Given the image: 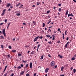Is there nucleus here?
I'll return each mask as SVG.
<instances>
[{"label":"nucleus","instance_id":"obj_1","mask_svg":"<svg viewBox=\"0 0 76 76\" xmlns=\"http://www.w3.org/2000/svg\"><path fill=\"white\" fill-rule=\"evenodd\" d=\"M56 64V62L54 61H53L52 62H51V65L52 67H53V66H55Z\"/></svg>","mask_w":76,"mask_h":76},{"label":"nucleus","instance_id":"obj_2","mask_svg":"<svg viewBox=\"0 0 76 76\" xmlns=\"http://www.w3.org/2000/svg\"><path fill=\"white\" fill-rule=\"evenodd\" d=\"M6 9H5L3 10V12L1 14V16H2L4 15V14L5 13V12L6 11Z\"/></svg>","mask_w":76,"mask_h":76},{"label":"nucleus","instance_id":"obj_3","mask_svg":"<svg viewBox=\"0 0 76 76\" xmlns=\"http://www.w3.org/2000/svg\"><path fill=\"white\" fill-rule=\"evenodd\" d=\"M2 32L4 36L5 37H6V33H5V29H2Z\"/></svg>","mask_w":76,"mask_h":76},{"label":"nucleus","instance_id":"obj_4","mask_svg":"<svg viewBox=\"0 0 76 76\" xmlns=\"http://www.w3.org/2000/svg\"><path fill=\"white\" fill-rule=\"evenodd\" d=\"M38 38H39V36L37 37H36L35 38H34V42H35V41H37V40L38 39Z\"/></svg>","mask_w":76,"mask_h":76},{"label":"nucleus","instance_id":"obj_5","mask_svg":"<svg viewBox=\"0 0 76 76\" xmlns=\"http://www.w3.org/2000/svg\"><path fill=\"white\" fill-rule=\"evenodd\" d=\"M49 70V68H47L45 70V73H47V72H48V71Z\"/></svg>","mask_w":76,"mask_h":76},{"label":"nucleus","instance_id":"obj_6","mask_svg":"<svg viewBox=\"0 0 76 76\" xmlns=\"http://www.w3.org/2000/svg\"><path fill=\"white\" fill-rule=\"evenodd\" d=\"M43 57H44V55H42L41 56V58H40V61H42V59H43Z\"/></svg>","mask_w":76,"mask_h":76},{"label":"nucleus","instance_id":"obj_7","mask_svg":"<svg viewBox=\"0 0 76 76\" xmlns=\"http://www.w3.org/2000/svg\"><path fill=\"white\" fill-rule=\"evenodd\" d=\"M30 67L31 69L32 68V62H31L30 63Z\"/></svg>","mask_w":76,"mask_h":76},{"label":"nucleus","instance_id":"obj_8","mask_svg":"<svg viewBox=\"0 0 76 76\" xmlns=\"http://www.w3.org/2000/svg\"><path fill=\"white\" fill-rule=\"evenodd\" d=\"M49 21L48 22L47 24L48 25L50 23H51V19L50 18L49 20Z\"/></svg>","mask_w":76,"mask_h":76},{"label":"nucleus","instance_id":"obj_9","mask_svg":"<svg viewBox=\"0 0 76 76\" xmlns=\"http://www.w3.org/2000/svg\"><path fill=\"white\" fill-rule=\"evenodd\" d=\"M33 24V25H35L37 24V23H36V21H34Z\"/></svg>","mask_w":76,"mask_h":76},{"label":"nucleus","instance_id":"obj_10","mask_svg":"<svg viewBox=\"0 0 76 76\" xmlns=\"http://www.w3.org/2000/svg\"><path fill=\"white\" fill-rule=\"evenodd\" d=\"M68 44H69V42H68L65 45V47L66 48H67V45H68Z\"/></svg>","mask_w":76,"mask_h":76},{"label":"nucleus","instance_id":"obj_11","mask_svg":"<svg viewBox=\"0 0 76 76\" xmlns=\"http://www.w3.org/2000/svg\"><path fill=\"white\" fill-rule=\"evenodd\" d=\"M58 57H59L60 58H63V56H61L60 54L58 55Z\"/></svg>","mask_w":76,"mask_h":76},{"label":"nucleus","instance_id":"obj_12","mask_svg":"<svg viewBox=\"0 0 76 76\" xmlns=\"http://www.w3.org/2000/svg\"><path fill=\"white\" fill-rule=\"evenodd\" d=\"M6 57L7 58H10V54L6 55Z\"/></svg>","mask_w":76,"mask_h":76},{"label":"nucleus","instance_id":"obj_13","mask_svg":"<svg viewBox=\"0 0 76 76\" xmlns=\"http://www.w3.org/2000/svg\"><path fill=\"white\" fill-rule=\"evenodd\" d=\"M66 16H67V15H68V13H69V11H68V10H66Z\"/></svg>","mask_w":76,"mask_h":76},{"label":"nucleus","instance_id":"obj_14","mask_svg":"<svg viewBox=\"0 0 76 76\" xmlns=\"http://www.w3.org/2000/svg\"><path fill=\"white\" fill-rule=\"evenodd\" d=\"M72 71L74 73H76V69H74Z\"/></svg>","mask_w":76,"mask_h":76},{"label":"nucleus","instance_id":"obj_15","mask_svg":"<svg viewBox=\"0 0 76 76\" xmlns=\"http://www.w3.org/2000/svg\"><path fill=\"white\" fill-rule=\"evenodd\" d=\"M40 4V2H37V6H38V5H39Z\"/></svg>","mask_w":76,"mask_h":76},{"label":"nucleus","instance_id":"obj_16","mask_svg":"<svg viewBox=\"0 0 76 76\" xmlns=\"http://www.w3.org/2000/svg\"><path fill=\"white\" fill-rule=\"evenodd\" d=\"M10 5V4L9 3L7 4V7H9Z\"/></svg>","mask_w":76,"mask_h":76},{"label":"nucleus","instance_id":"obj_17","mask_svg":"<svg viewBox=\"0 0 76 76\" xmlns=\"http://www.w3.org/2000/svg\"><path fill=\"white\" fill-rule=\"evenodd\" d=\"M38 70H41V67H40V66H38Z\"/></svg>","mask_w":76,"mask_h":76},{"label":"nucleus","instance_id":"obj_18","mask_svg":"<svg viewBox=\"0 0 76 76\" xmlns=\"http://www.w3.org/2000/svg\"><path fill=\"white\" fill-rule=\"evenodd\" d=\"M40 46V45L39 44L37 46V51H38V49H39V47Z\"/></svg>","mask_w":76,"mask_h":76},{"label":"nucleus","instance_id":"obj_19","mask_svg":"<svg viewBox=\"0 0 76 76\" xmlns=\"http://www.w3.org/2000/svg\"><path fill=\"white\" fill-rule=\"evenodd\" d=\"M12 53H15L16 52V50H12Z\"/></svg>","mask_w":76,"mask_h":76},{"label":"nucleus","instance_id":"obj_20","mask_svg":"<svg viewBox=\"0 0 76 76\" xmlns=\"http://www.w3.org/2000/svg\"><path fill=\"white\" fill-rule=\"evenodd\" d=\"M47 37L48 38H50V37H51V36L50 35H46Z\"/></svg>","mask_w":76,"mask_h":76},{"label":"nucleus","instance_id":"obj_21","mask_svg":"<svg viewBox=\"0 0 76 76\" xmlns=\"http://www.w3.org/2000/svg\"><path fill=\"white\" fill-rule=\"evenodd\" d=\"M18 70H19V69H21V66H19L18 67H17Z\"/></svg>","mask_w":76,"mask_h":76},{"label":"nucleus","instance_id":"obj_22","mask_svg":"<svg viewBox=\"0 0 76 76\" xmlns=\"http://www.w3.org/2000/svg\"><path fill=\"white\" fill-rule=\"evenodd\" d=\"M72 60H75V57L73 56L72 58Z\"/></svg>","mask_w":76,"mask_h":76},{"label":"nucleus","instance_id":"obj_23","mask_svg":"<svg viewBox=\"0 0 76 76\" xmlns=\"http://www.w3.org/2000/svg\"><path fill=\"white\" fill-rule=\"evenodd\" d=\"M20 3H19L18 4H17L16 5V7H18L19 5H20Z\"/></svg>","mask_w":76,"mask_h":76},{"label":"nucleus","instance_id":"obj_24","mask_svg":"<svg viewBox=\"0 0 76 76\" xmlns=\"http://www.w3.org/2000/svg\"><path fill=\"white\" fill-rule=\"evenodd\" d=\"M0 37L1 38H2L3 39H4V37H3V36H1Z\"/></svg>","mask_w":76,"mask_h":76},{"label":"nucleus","instance_id":"obj_25","mask_svg":"<svg viewBox=\"0 0 76 76\" xmlns=\"http://www.w3.org/2000/svg\"><path fill=\"white\" fill-rule=\"evenodd\" d=\"M58 11H59V12H61V8H60L59 9Z\"/></svg>","mask_w":76,"mask_h":76},{"label":"nucleus","instance_id":"obj_26","mask_svg":"<svg viewBox=\"0 0 76 76\" xmlns=\"http://www.w3.org/2000/svg\"><path fill=\"white\" fill-rule=\"evenodd\" d=\"M63 69H64V67L63 66H62L61 67V71L63 72Z\"/></svg>","mask_w":76,"mask_h":76},{"label":"nucleus","instance_id":"obj_27","mask_svg":"<svg viewBox=\"0 0 76 76\" xmlns=\"http://www.w3.org/2000/svg\"><path fill=\"white\" fill-rule=\"evenodd\" d=\"M24 73V72H23H23H21V74H20V75H23V74Z\"/></svg>","mask_w":76,"mask_h":76},{"label":"nucleus","instance_id":"obj_28","mask_svg":"<svg viewBox=\"0 0 76 76\" xmlns=\"http://www.w3.org/2000/svg\"><path fill=\"white\" fill-rule=\"evenodd\" d=\"M43 38V37L42 36H41L40 37H39V38H40V39H42Z\"/></svg>","mask_w":76,"mask_h":76},{"label":"nucleus","instance_id":"obj_29","mask_svg":"<svg viewBox=\"0 0 76 76\" xmlns=\"http://www.w3.org/2000/svg\"><path fill=\"white\" fill-rule=\"evenodd\" d=\"M1 48H4V46H3V45H1Z\"/></svg>","mask_w":76,"mask_h":76},{"label":"nucleus","instance_id":"obj_30","mask_svg":"<svg viewBox=\"0 0 76 76\" xmlns=\"http://www.w3.org/2000/svg\"><path fill=\"white\" fill-rule=\"evenodd\" d=\"M46 17H47V19H49V18H50V16H49V15L47 16Z\"/></svg>","mask_w":76,"mask_h":76},{"label":"nucleus","instance_id":"obj_31","mask_svg":"<svg viewBox=\"0 0 76 76\" xmlns=\"http://www.w3.org/2000/svg\"><path fill=\"white\" fill-rule=\"evenodd\" d=\"M20 13H17L16 14L17 16H20Z\"/></svg>","mask_w":76,"mask_h":76},{"label":"nucleus","instance_id":"obj_32","mask_svg":"<svg viewBox=\"0 0 76 76\" xmlns=\"http://www.w3.org/2000/svg\"><path fill=\"white\" fill-rule=\"evenodd\" d=\"M18 56L19 57H20V56H22V55L20 53H18Z\"/></svg>","mask_w":76,"mask_h":76},{"label":"nucleus","instance_id":"obj_33","mask_svg":"<svg viewBox=\"0 0 76 76\" xmlns=\"http://www.w3.org/2000/svg\"><path fill=\"white\" fill-rule=\"evenodd\" d=\"M35 7V5H33L32 6V8H34V7Z\"/></svg>","mask_w":76,"mask_h":76},{"label":"nucleus","instance_id":"obj_34","mask_svg":"<svg viewBox=\"0 0 76 76\" xmlns=\"http://www.w3.org/2000/svg\"><path fill=\"white\" fill-rule=\"evenodd\" d=\"M7 19H5L4 20V22H5V23H7Z\"/></svg>","mask_w":76,"mask_h":76},{"label":"nucleus","instance_id":"obj_35","mask_svg":"<svg viewBox=\"0 0 76 76\" xmlns=\"http://www.w3.org/2000/svg\"><path fill=\"white\" fill-rule=\"evenodd\" d=\"M45 26V23H43V27H44Z\"/></svg>","mask_w":76,"mask_h":76},{"label":"nucleus","instance_id":"obj_36","mask_svg":"<svg viewBox=\"0 0 76 76\" xmlns=\"http://www.w3.org/2000/svg\"><path fill=\"white\" fill-rule=\"evenodd\" d=\"M34 53H35V51H33L31 53V54H34Z\"/></svg>","mask_w":76,"mask_h":76},{"label":"nucleus","instance_id":"obj_37","mask_svg":"<svg viewBox=\"0 0 76 76\" xmlns=\"http://www.w3.org/2000/svg\"><path fill=\"white\" fill-rule=\"evenodd\" d=\"M28 67V64H27L26 66V68H27Z\"/></svg>","mask_w":76,"mask_h":76},{"label":"nucleus","instance_id":"obj_38","mask_svg":"<svg viewBox=\"0 0 76 76\" xmlns=\"http://www.w3.org/2000/svg\"><path fill=\"white\" fill-rule=\"evenodd\" d=\"M48 57H51V55H50V54H49L48 55Z\"/></svg>","mask_w":76,"mask_h":76},{"label":"nucleus","instance_id":"obj_39","mask_svg":"<svg viewBox=\"0 0 76 76\" xmlns=\"http://www.w3.org/2000/svg\"><path fill=\"white\" fill-rule=\"evenodd\" d=\"M71 16V14H69L68 15V17H69V16Z\"/></svg>","mask_w":76,"mask_h":76},{"label":"nucleus","instance_id":"obj_40","mask_svg":"<svg viewBox=\"0 0 76 76\" xmlns=\"http://www.w3.org/2000/svg\"><path fill=\"white\" fill-rule=\"evenodd\" d=\"M50 11H48L47 12V13H48V14L49 13H50Z\"/></svg>","mask_w":76,"mask_h":76},{"label":"nucleus","instance_id":"obj_41","mask_svg":"<svg viewBox=\"0 0 76 76\" xmlns=\"http://www.w3.org/2000/svg\"><path fill=\"white\" fill-rule=\"evenodd\" d=\"M71 16H72V17L74 16V15H73V14L72 13H71Z\"/></svg>","mask_w":76,"mask_h":76},{"label":"nucleus","instance_id":"obj_42","mask_svg":"<svg viewBox=\"0 0 76 76\" xmlns=\"http://www.w3.org/2000/svg\"><path fill=\"white\" fill-rule=\"evenodd\" d=\"M58 6H61V4H58Z\"/></svg>","mask_w":76,"mask_h":76},{"label":"nucleus","instance_id":"obj_43","mask_svg":"<svg viewBox=\"0 0 76 76\" xmlns=\"http://www.w3.org/2000/svg\"><path fill=\"white\" fill-rule=\"evenodd\" d=\"M9 48H10V49H12V47H11V46H9Z\"/></svg>","mask_w":76,"mask_h":76},{"label":"nucleus","instance_id":"obj_44","mask_svg":"<svg viewBox=\"0 0 76 76\" xmlns=\"http://www.w3.org/2000/svg\"><path fill=\"white\" fill-rule=\"evenodd\" d=\"M52 37H53V38H55V36L54 34L52 35Z\"/></svg>","mask_w":76,"mask_h":76},{"label":"nucleus","instance_id":"obj_45","mask_svg":"<svg viewBox=\"0 0 76 76\" xmlns=\"http://www.w3.org/2000/svg\"><path fill=\"white\" fill-rule=\"evenodd\" d=\"M13 75H14V73H12L10 76H13Z\"/></svg>","mask_w":76,"mask_h":76},{"label":"nucleus","instance_id":"obj_46","mask_svg":"<svg viewBox=\"0 0 76 76\" xmlns=\"http://www.w3.org/2000/svg\"><path fill=\"white\" fill-rule=\"evenodd\" d=\"M23 63H26V61H25L24 60H23Z\"/></svg>","mask_w":76,"mask_h":76},{"label":"nucleus","instance_id":"obj_47","mask_svg":"<svg viewBox=\"0 0 76 76\" xmlns=\"http://www.w3.org/2000/svg\"><path fill=\"white\" fill-rule=\"evenodd\" d=\"M60 40H58L57 42V43H58V44H59V43H60Z\"/></svg>","mask_w":76,"mask_h":76},{"label":"nucleus","instance_id":"obj_48","mask_svg":"<svg viewBox=\"0 0 76 76\" xmlns=\"http://www.w3.org/2000/svg\"><path fill=\"white\" fill-rule=\"evenodd\" d=\"M55 68H57V65H56L54 66Z\"/></svg>","mask_w":76,"mask_h":76},{"label":"nucleus","instance_id":"obj_49","mask_svg":"<svg viewBox=\"0 0 76 76\" xmlns=\"http://www.w3.org/2000/svg\"><path fill=\"white\" fill-rule=\"evenodd\" d=\"M7 66H5V69H6V68H7Z\"/></svg>","mask_w":76,"mask_h":76},{"label":"nucleus","instance_id":"obj_50","mask_svg":"<svg viewBox=\"0 0 76 76\" xmlns=\"http://www.w3.org/2000/svg\"><path fill=\"white\" fill-rule=\"evenodd\" d=\"M7 76V73L4 74V76Z\"/></svg>","mask_w":76,"mask_h":76},{"label":"nucleus","instance_id":"obj_51","mask_svg":"<svg viewBox=\"0 0 76 76\" xmlns=\"http://www.w3.org/2000/svg\"><path fill=\"white\" fill-rule=\"evenodd\" d=\"M64 75H60V76H64Z\"/></svg>","mask_w":76,"mask_h":76},{"label":"nucleus","instance_id":"obj_52","mask_svg":"<svg viewBox=\"0 0 76 76\" xmlns=\"http://www.w3.org/2000/svg\"><path fill=\"white\" fill-rule=\"evenodd\" d=\"M73 67H71V69L73 70Z\"/></svg>","mask_w":76,"mask_h":76},{"label":"nucleus","instance_id":"obj_53","mask_svg":"<svg viewBox=\"0 0 76 76\" xmlns=\"http://www.w3.org/2000/svg\"><path fill=\"white\" fill-rule=\"evenodd\" d=\"M48 31H49L50 32H51V29H50V28H49Z\"/></svg>","mask_w":76,"mask_h":76},{"label":"nucleus","instance_id":"obj_54","mask_svg":"<svg viewBox=\"0 0 76 76\" xmlns=\"http://www.w3.org/2000/svg\"><path fill=\"white\" fill-rule=\"evenodd\" d=\"M23 24L24 25H26V23H23Z\"/></svg>","mask_w":76,"mask_h":76},{"label":"nucleus","instance_id":"obj_55","mask_svg":"<svg viewBox=\"0 0 76 76\" xmlns=\"http://www.w3.org/2000/svg\"><path fill=\"white\" fill-rule=\"evenodd\" d=\"M21 66L22 67H23V64H21Z\"/></svg>","mask_w":76,"mask_h":76},{"label":"nucleus","instance_id":"obj_56","mask_svg":"<svg viewBox=\"0 0 76 76\" xmlns=\"http://www.w3.org/2000/svg\"><path fill=\"white\" fill-rule=\"evenodd\" d=\"M58 31H60V28H58Z\"/></svg>","mask_w":76,"mask_h":76},{"label":"nucleus","instance_id":"obj_57","mask_svg":"<svg viewBox=\"0 0 76 76\" xmlns=\"http://www.w3.org/2000/svg\"><path fill=\"white\" fill-rule=\"evenodd\" d=\"M26 76H29V74H26Z\"/></svg>","mask_w":76,"mask_h":76},{"label":"nucleus","instance_id":"obj_58","mask_svg":"<svg viewBox=\"0 0 76 76\" xmlns=\"http://www.w3.org/2000/svg\"><path fill=\"white\" fill-rule=\"evenodd\" d=\"M66 40H69V37H67L66 39Z\"/></svg>","mask_w":76,"mask_h":76},{"label":"nucleus","instance_id":"obj_59","mask_svg":"<svg viewBox=\"0 0 76 76\" xmlns=\"http://www.w3.org/2000/svg\"><path fill=\"white\" fill-rule=\"evenodd\" d=\"M73 1H74V2H75V3H76V0H73Z\"/></svg>","mask_w":76,"mask_h":76},{"label":"nucleus","instance_id":"obj_60","mask_svg":"<svg viewBox=\"0 0 76 76\" xmlns=\"http://www.w3.org/2000/svg\"><path fill=\"white\" fill-rule=\"evenodd\" d=\"M2 24H3V23H1L0 24V25H1Z\"/></svg>","mask_w":76,"mask_h":76},{"label":"nucleus","instance_id":"obj_61","mask_svg":"<svg viewBox=\"0 0 76 76\" xmlns=\"http://www.w3.org/2000/svg\"><path fill=\"white\" fill-rule=\"evenodd\" d=\"M49 44H51V41L49 42H48Z\"/></svg>","mask_w":76,"mask_h":76},{"label":"nucleus","instance_id":"obj_62","mask_svg":"<svg viewBox=\"0 0 76 76\" xmlns=\"http://www.w3.org/2000/svg\"><path fill=\"white\" fill-rule=\"evenodd\" d=\"M45 41H47V39H45Z\"/></svg>","mask_w":76,"mask_h":76},{"label":"nucleus","instance_id":"obj_63","mask_svg":"<svg viewBox=\"0 0 76 76\" xmlns=\"http://www.w3.org/2000/svg\"><path fill=\"white\" fill-rule=\"evenodd\" d=\"M10 8H13V6H11Z\"/></svg>","mask_w":76,"mask_h":76},{"label":"nucleus","instance_id":"obj_64","mask_svg":"<svg viewBox=\"0 0 76 76\" xmlns=\"http://www.w3.org/2000/svg\"><path fill=\"white\" fill-rule=\"evenodd\" d=\"M74 57H76V55H75L74 56Z\"/></svg>","mask_w":76,"mask_h":76}]
</instances>
